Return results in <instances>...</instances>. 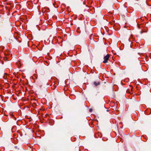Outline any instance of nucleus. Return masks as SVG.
Instances as JSON below:
<instances>
[{
	"label": "nucleus",
	"instance_id": "1",
	"mask_svg": "<svg viewBox=\"0 0 151 151\" xmlns=\"http://www.w3.org/2000/svg\"><path fill=\"white\" fill-rule=\"evenodd\" d=\"M109 58V55H107L105 56L104 58V60L103 61V62L104 63H106L107 62V61L108 60Z\"/></svg>",
	"mask_w": 151,
	"mask_h": 151
},
{
	"label": "nucleus",
	"instance_id": "2",
	"mask_svg": "<svg viewBox=\"0 0 151 151\" xmlns=\"http://www.w3.org/2000/svg\"><path fill=\"white\" fill-rule=\"evenodd\" d=\"M93 83L96 86H97L100 84V83L99 82L97 83L95 81Z\"/></svg>",
	"mask_w": 151,
	"mask_h": 151
},
{
	"label": "nucleus",
	"instance_id": "3",
	"mask_svg": "<svg viewBox=\"0 0 151 151\" xmlns=\"http://www.w3.org/2000/svg\"><path fill=\"white\" fill-rule=\"evenodd\" d=\"M92 109H89V111L90 112H92Z\"/></svg>",
	"mask_w": 151,
	"mask_h": 151
}]
</instances>
